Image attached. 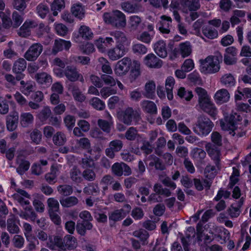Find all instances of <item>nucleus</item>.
Here are the masks:
<instances>
[{
  "instance_id": "6",
  "label": "nucleus",
  "mask_w": 251,
  "mask_h": 251,
  "mask_svg": "<svg viewBox=\"0 0 251 251\" xmlns=\"http://www.w3.org/2000/svg\"><path fill=\"white\" fill-rule=\"evenodd\" d=\"M117 115L119 119L127 125H130L132 121L137 122L140 118L138 112L129 107L125 110L118 112Z\"/></svg>"
},
{
  "instance_id": "32",
  "label": "nucleus",
  "mask_w": 251,
  "mask_h": 251,
  "mask_svg": "<svg viewBox=\"0 0 251 251\" xmlns=\"http://www.w3.org/2000/svg\"><path fill=\"white\" fill-rule=\"evenodd\" d=\"M220 125L223 130L229 131V134L234 136L236 134L235 130L236 129V125L233 121H228L225 119L220 121Z\"/></svg>"
},
{
  "instance_id": "52",
  "label": "nucleus",
  "mask_w": 251,
  "mask_h": 251,
  "mask_svg": "<svg viewBox=\"0 0 251 251\" xmlns=\"http://www.w3.org/2000/svg\"><path fill=\"white\" fill-rule=\"evenodd\" d=\"M51 112L49 107H45L37 114V118L42 122H45L51 115Z\"/></svg>"
},
{
  "instance_id": "16",
  "label": "nucleus",
  "mask_w": 251,
  "mask_h": 251,
  "mask_svg": "<svg viewBox=\"0 0 251 251\" xmlns=\"http://www.w3.org/2000/svg\"><path fill=\"white\" fill-rule=\"evenodd\" d=\"M124 207L126 208V210L122 208L111 212L109 214V220L116 222L120 221L124 218L131 208L130 206L128 204H126Z\"/></svg>"
},
{
  "instance_id": "54",
  "label": "nucleus",
  "mask_w": 251,
  "mask_h": 251,
  "mask_svg": "<svg viewBox=\"0 0 251 251\" xmlns=\"http://www.w3.org/2000/svg\"><path fill=\"white\" fill-rule=\"evenodd\" d=\"M54 28L56 33L61 36H65L68 32V27L61 23H55L54 24Z\"/></svg>"
},
{
  "instance_id": "30",
  "label": "nucleus",
  "mask_w": 251,
  "mask_h": 251,
  "mask_svg": "<svg viewBox=\"0 0 251 251\" xmlns=\"http://www.w3.org/2000/svg\"><path fill=\"white\" fill-rule=\"evenodd\" d=\"M175 84V80L172 76L168 77L165 81V89L168 99L170 100L174 98L173 89Z\"/></svg>"
},
{
  "instance_id": "26",
  "label": "nucleus",
  "mask_w": 251,
  "mask_h": 251,
  "mask_svg": "<svg viewBox=\"0 0 251 251\" xmlns=\"http://www.w3.org/2000/svg\"><path fill=\"white\" fill-rule=\"evenodd\" d=\"M140 105L145 112L150 114H156L157 112V106L153 101L143 100L141 102Z\"/></svg>"
},
{
  "instance_id": "13",
  "label": "nucleus",
  "mask_w": 251,
  "mask_h": 251,
  "mask_svg": "<svg viewBox=\"0 0 251 251\" xmlns=\"http://www.w3.org/2000/svg\"><path fill=\"white\" fill-rule=\"evenodd\" d=\"M16 193L13 195V199L19 202L21 205H28L30 202L29 200L30 199V196L25 190L18 188L15 189Z\"/></svg>"
},
{
  "instance_id": "50",
  "label": "nucleus",
  "mask_w": 251,
  "mask_h": 251,
  "mask_svg": "<svg viewBox=\"0 0 251 251\" xmlns=\"http://www.w3.org/2000/svg\"><path fill=\"white\" fill-rule=\"evenodd\" d=\"M36 11L39 16L44 19L49 13V8L45 3H41L36 7Z\"/></svg>"
},
{
  "instance_id": "40",
  "label": "nucleus",
  "mask_w": 251,
  "mask_h": 251,
  "mask_svg": "<svg viewBox=\"0 0 251 251\" xmlns=\"http://www.w3.org/2000/svg\"><path fill=\"white\" fill-rule=\"evenodd\" d=\"M98 62L99 65L101 66L103 73L108 75H111L113 73L110 63L106 58L102 57H100L98 59Z\"/></svg>"
},
{
  "instance_id": "34",
  "label": "nucleus",
  "mask_w": 251,
  "mask_h": 251,
  "mask_svg": "<svg viewBox=\"0 0 251 251\" xmlns=\"http://www.w3.org/2000/svg\"><path fill=\"white\" fill-rule=\"evenodd\" d=\"M71 11L74 16L79 19H82L84 17L85 10L80 3L74 4L71 8Z\"/></svg>"
},
{
  "instance_id": "44",
  "label": "nucleus",
  "mask_w": 251,
  "mask_h": 251,
  "mask_svg": "<svg viewBox=\"0 0 251 251\" xmlns=\"http://www.w3.org/2000/svg\"><path fill=\"white\" fill-rule=\"evenodd\" d=\"M21 87V91L25 95L28 96L32 91L34 86V83L32 81L25 82L24 80L20 81Z\"/></svg>"
},
{
  "instance_id": "62",
  "label": "nucleus",
  "mask_w": 251,
  "mask_h": 251,
  "mask_svg": "<svg viewBox=\"0 0 251 251\" xmlns=\"http://www.w3.org/2000/svg\"><path fill=\"white\" fill-rule=\"evenodd\" d=\"M153 36L148 32L144 31L137 35L136 38L145 43L149 44L151 42Z\"/></svg>"
},
{
  "instance_id": "31",
  "label": "nucleus",
  "mask_w": 251,
  "mask_h": 251,
  "mask_svg": "<svg viewBox=\"0 0 251 251\" xmlns=\"http://www.w3.org/2000/svg\"><path fill=\"white\" fill-rule=\"evenodd\" d=\"M47 246L51 250H54L56 247L63 248V240L58 236H49Z\"/></svg>"
},
{
  "instance_id": "14",
  "label": "nucleus",
  "mask_w": 251,
  "mask_h": 251,
  "mask_svg": "<svg viewBox=\"0 0 251 251\" xmlns=\"http://www.w3.org/2000/svg\"><path fill=\"white\" fill-rule=\"evenodd\" d=\"M126 52V48L115 46L107 51V55L110 60L116 61L123 57Z\"/></svg>"
},
{
  "instance_id": "3",
  "label": "nucleus",
  "mask_w": 251,
  "mask_h": 251,
  "mask_svg": "<svg viewBox=\"0 0 251 251\" xmlns=\"http://www.w3.org/2000/svg\"><path fill=\"white\" fill-rule=\"evenodd\" d=\"M103 19L105 23L117 27H124L126 24L125 14L119 10L113 11L111 13H104Z\"/></svg>"
},
{
  "instance_id": "56",
  "label": "nucleus",
  "mask_w": 251,
  "mask_h": 251,
  "mask_svg": "<svg viewBox=\"0 0 251 251\" xmlns=\"http://www.w3.org/2000/svg\"><path fill=\"white\" fill-rule=\"evenodd\" d=\"M57 191L62 195L69 196L73 193V188L69 185H60L57 187Z\"/></svg>"
},
{
  "instance_id": "27",
  "label": "nucleus",
  "mask_w": 251,
  "mask_h": 251,
  "mask_svg": "<svg viewBox=\"0 0 251 251\" xmlns=\"http://www.w3.org/2000/svg\"><path fill=\"white\" fill-rule=\"evenodd\" d=\"M16 163L18 164L16 171L20 175H23L25 172L27 171L30 167V163L28 161L22 158L21 156H18L16 159Z\"/></svg>"
},
{
  "instance_id": "10",
  "label": "nucleus",
  "mask_w": 251,
  "mask_h": 251,
  "mask_svg": "<svg viewBox=\"0 0 251 251\" xmlns=\"http://www.w3.org/2000/svg\"><path fill=\"white\" fill-rule=\"evenodd\" d=\"M42 50L43 46L41 44L34 43L25 52L24 57L28 61H34L40 55Z\"/></svg>"
},
{
  "instance_id": "43",
  "label": "nucleus",
  "mask_w": 251,
  "mask_h": 251,
  "mask_svg": "<svg viewBox=\"0 0 251 251\" xmlns=\"http://www.w3.org/2000/svg\"><path fill=\"white\" fill-rule=\"evenodd\" d=\"M78 202V199L74 196L62 198L60 200V202L63 207H70L75 205Z\"/></svg>"
},
{
  "instance_id": "5",
  "label": "nucleus",
  "mask_w": 251,
  "mask_h": 251,
  "mask_svg": "<svg viewBox=\"0 0 251 251\" xmlns=\"http://www.w3.org/2000/svg\"><path fill=\"white\" fill-rule=\"evenodd\" d=\"M213 127V124L208 118L204 117L199 118L194 131L200 136H206Z\"/></svg>"
},
{
  "instance_id": "51",
  "label": "nucleus",
  "mask_w": 251,
  "mask_h": 251,
  "mask_svg": "<svg viewBox=\"0 0 251 251\" xmlns=\"http://www.w3.org/2000/svg\"><path fill=\"white\" fill-rule=\"evenodd\" d=\"M92 107L98 110H102L105 108L104 102L97 97L92 98L89 102Z\"/></svg>"
},
{
  "instance_id": "61",
  "label": "nucleus",
  "mask_w": 251,
  "mask_h": 251,
  "mask_svg": "<svg viewBox=\"0 0 251 251\" xmlns=\"http://www.w3.org/2000/svg\"><path fill=\"white\" fill-rule=\"evenodd\" d=\"M116 93V90L110 87H104L100 91L101 97L104 99H106L110 95L115 94Z\"/></svg>"
},
{
  "instance_id": "33",
  "label": "nucleus",
  "mask_w": 251,
  "mask_h": 251,
  "mask_svg": "<svg viewBox=\"0 0 251 251\" xmlns=\"http://www.w3.org/2000/svg\"><path fill=\"white\" fill-rule=\"evenodd\" d=\"M20 124L22 126L26 127L32 124L34 120L33 115L29 112H23L21 114Z\"/></svg>"
},
{
  "instance_id": "36",
  "label": "nucleus",
  "mask_w": 251,
  "mask_h": 251,
  "mask_svg": "<svg viewBox=\"0 0 251 251\" xmlns=\"http://www.w3.org/2000/svg\"><path fill=\"white\" fill-rule=\"evenodd\" d=\"M220 82L226 87L234 86L236 83L235 78L231 74H226L223 75L220 79Z\"/></svg>"
},
{
  "instance_id": "7",
  "label": "nucleus",
  "mask_w": 251,
  "mask_h": 251,
  "mask_svg": "<svg viewBox=\"0 0 251 251\" xmlns=\"http://www.w3.org/2000/svg\"><path fill=\"white\" fill-rule=\"evenodd\" d=\"M192 48L191 43L189 41H185L179 44L177 47L173 50V56H171V59L180 55L182 58L189 56L192 53Z\"/></svg>"
},
{
  "instance_id": "8",
  "label": "nucleus",
  "mask_w": 251,
  "mask_h": 251,
  "mask_svg": "<svg viewBox=\"0 0 251 251\" xmlns=\"http://www.w3.org/2000/svg\"><path fill=\"white\" fill-rule=\"evenodd\" d=\"M132 65L131 59L128 57H125L118 61L114 68L115 74L118 76L126 75L130 69Z\"/></svg>"
},
{
  "instance_id": "21",
  "label": "nucleus",
  "mask_w": 251,
  "mask_h": 251,
  "mask_svg": "<svg viewBox=\"0 0 251 251\" xmlns=\"http://www.w3.org/2000/svg\"><path fill=\"white\" fill-rule=\"evenodd\" d=\"M229 98V93L226 89L224 88L218 90L214 96V100L218 104L227 102Z\"/></svg>"
},
{
  "instance_id": "57",
  "label": "nucleus",
  "mask_w": 251,
  "mask_h": 251,
  "mask_svg": "<svg viewBox=\"0 0 251 251\" xmlns=\"http://www.w3.org/2000/svg\"><path fill=\"white\" fill-rule=\"evenodd\" d=\"M72 93L73 98L75 100L80 102L85 100L86 99L85 96L77 87H73Z\"/></svg>"
},
{
  "instance_id": "46",
  "label": "nucleus",
  "mask_w": 251,
  "mask_h": 251,
  "mask_svg": "<svg viewBox=\"0 0 251 251\" xmlns=\"http://www.w3.org/2000/svg\"><path fill=\"white\" fill-rule=\"evenodd\" d=\"M26 67V62L24 58H20L14 63L13 71L16 73L24 71Z\"/></svg>"
},
{
  "instance_id": "15",
  "label": "nucleus",
  "mask_w": 251,
  "mask_h": 251,
  "mask_svg": "<svg viewBox=\"0 0 251 251\" xmlns=\"http://www.w3.org/2000/svg\"><path fill=\"white\" fill-rule=\"evenodd\" d=\"M205 148L208 155L214 161L216 166L219 168L221 155L220 150L210 143L207 144Z\"/></svg>"
},
{
  "instance_id": "17",
  "label": "nucleus",
  "mask_w": 251,
  "mask_h": 251,
  "mask_svg": "<svg viewBox=\"0 0 251 251\" xmlns=\"http://www.w3.org/2000/svg\"><path fill=\"white\" fill-rule=\"evenodd\" d=\"M71 45L72 44L70 41H66L61 39H56L54 41L52 52L53 54H56L57 52L63 50H69Z\"/></svg>"
},
{
  "instance_id": "53",
  "label": "nucleus",
  "mask_w": 251,
  "mask_h": 251,
  "mask_svg": "<svg viewBox=\"0 0 251 251\" xmlns=\"http://www.w3.org/2000/svg\"><path fill=\"white\" fill-rule=\"evenodd\" d=\"M65 135L61 132H57L53 136V142L55 145L61 146L66 142Z\"/></svg>"
},
{
  "instance_id": "29",
  "label": "nucleus",
  "mask_w": 251,
  "mask_h": 251,
  "mask_svg": "<svg viewBox=\"0 0 251 251\" xmlns=\"http://www.w3.org/2000/svg\"><path fill=\"white\" fill-rule=\"evenodd\" d=\"M154 50L160 57L165 58L167 55L166 44L162 40L158 41L154 45Z\"/></svg>"
},
{
  "instance_id": "55",
  "label": "nucleus",
  "mask_w": 251,
  "mask_h": 251,
  "mask_svg": "<svg viewBox=\"0 0 251 251\" xmlns=\"http://www.w3.org/2000/svg\"><path fill=\"white\" fill-rule=\"evenodd\" d=\"M177 95L187 101H189L193 97L192 91H186L184 87H180L177 91Z\"/></svg>"
},
{
  "instance_id": "41",
  "label": "nucleus",
  "mask_w": 251,
  "mask_h": 251,
  "mask_svg": "<svg viewBox=\"0 0 251 251\" xmlns=\"http://www.w3.org/2000/svg\"><path fill=\"white\" fill-rule=\"evenodd\" d=\"M35 78L37 81L42 84H50L52 82L51 75L45 72L37 74Z\"/></svg>"
},
{
  "instance_id": "1",
  "label": "nucleus",
  "mask_w": 251,
  "mask_h": 251,
  "mask_svg": "<svg viewBox=\"0 0 251 251\" xmlns=\"http://www.w3.org/2000/svg\"><path fill=\"white\" fill-rule=\"evenodd\" d=\"M198 95V104L196 107L198 110L202 111L215 119L218 114V109L204 89L198 87L195 90Z\"/></svg>"
},
{
  "instance_id": "23",
  "label": "nucleus",
  "mask_w": 251,
  "mask_h": 251,
  "mask_svg": "<svg viewBox=\"0 0 251 251\" xmlns=\"http://www.w3.org/2000/svg\"><path fill=\"white\" fill-rule=\"evenodd\" d=\"M19 120L18 112L14 111L7 116L6 126L8 130L13 131L17 126Z\"/></svg>"
},
{
  "instance_id": "38",
  "label": "nucleus",
  "mask_w": 251,
  "mask_h": 251,
  "mask_svg": "<svg viewBox=\"0 0 251 251\" xmlns=\"http://www.w3.org/2000/svg\"><path fill=\"white\" fill-rule=\"evenodd\" d=\"M202 32L206 37L210 39L216 38L218 35V33L216 29L207 25L202 27Z\"/></svg>"
},
{
  "instance_id": "11",
  "label": "nucleus",
  "mask_w": 251,
  "mask_h": 251,
  "mask_svg": "<svg viewBox=\"0 0 251 251\" xmlns=\"http://www.w3.org/2000/svg\"><path fill=\"white\" fill-rule=\"evenodd\" d=\"M109 34L116 41V46L125 48L129 46L130 41L127 39L124 32L119 30H115L111 31Z\"/></svg>"
},
{
  "instance_id": "35",
  "label": "nucleus",
  "mask_w": 251,
  "mask_h": 251,
  "mask_svg": "<svg viewBox=\"0 0 251 251\" xmlns=\"http://www.w3.org/2000/svg\"><path fill=\"white\" fill-rule=\"evenodd\" d=\"M19 215L21 218L26 220L34 221L36 219V214L30 205L27 206L25 208V211L22 212Z\"/></svg>"
},
{
  "instance_id": "49",
  "label": "nucleus",
  "mask_w": 251,
  "mask_h": 251,
  "mask_svg": "<svg viewBox=\"0 0 251 251\" xmlns=\"http://www.w3.org/2000/svg\"><path fill=\"white\" fill-rule=\"evenodd\" d=\"M132 65L130 67L131 75L134 77V78L138 77L141 74L140 72V63L136 60H131Z\"/></svg>"
},
{
  "instance_id": "19",
  "label": "nucleus",
  "mask_w": 251,
  "mask_h": 251,
  "mask_svg": "<svg viewBox=\"0 0 251 251\" xmlns=\"http://www.w3.org/2000/svg\"><path fill=\"white\" fill-rule=\"evenodd\" d=\"M144 63L149 68H158L161 67L162 61L154 54L150 53L145 57Z\"/></svg>"
},
{
  "instance_id": "63",
  "label": "nucleus",
  "mask_w": 251,
  "mask_h": 251,
  "mask_svg": "<svg viewBox=\"0 0 251 251\" xmlns=\"http://www.w3.org/2000/svg\"><path fill=\"white\" fill-rule=\"evenodd\" d=\"M64 122L69 130H71L75 126V118L74 116L67 115L64 118Z\"/></svg>"
},
{
  "instance_id": "59",
  "label": "nucleus",
  "mask_w": 251,
  "mask_h": 251,
  "mask_svg": "<svg viewBox=\"0 0 251 251\" xmlns=\"http://www.w3.org/2000/svg\"><path fill=\"white\" fill-rule=\"evenodd\" d=\"M133 52L136 54H144L147 52L146 47L140 43L133 44L132 47Z\"/></svg>"
},
{
  "instance_id": "45",
  "label": "nucleus",
  "mask_w": 251,
  "mask_h": 251,
  "mask_svg": "<svg viewBox=\"0 0 251 251\" xmlns=\"http://www.w3.org/2000/svg\"><path fill=\"white\" fill-rule=\"evenodd\" d=\"M65 7L64 0H54L51 5V9L52 11V14L54 16L58 15V11Z\"/></svg>"
},
{
  "instance_id": "22",
  "label": "nucleus",
  "mask_w": 251,
  "mask_h": 251,
  "mask_svg": "<svg viewBox=\"0 0 251 251\" xmlns=\"http://www.w3.org/2000/svg\"><path fill=\"white\" fill-rule=\"evenodd\" d=\"M181 5L186 12L197 11L201 6L200 0H182Z\"/></svg>"
},
{
  "instance_id": "9",
  "label": "nucleus",
  "mask_w": 251,
  "mask_h": 251,
  "mask_svg": "<svg viewBox=\"0 0 251 251\" xmlns=\"http://www.w3.org/2000/svg\"><path fill=\"white\" fill-rule=\"evenodd\" d=\"M246 196H243L238 200L232 203L227 209V212L231 218L238 217L241 213V208L245 201Z\"/></svg>"
},
{
  "instance_id": "60",
  "label": "nucleus",
  "mask_w": 251,
  "mask_h": 251,
  "mask_svg": "<svg viewBox=\"0 0 251 251\" xmlns=\"http://www.w3.org/2000/svg\"><path fill=\"white\" fill-rule=\"evenodd\" d=\"M151 158L152 160L149 163L150 166H154L156 169L159 170H163L165 169L164 165L158 157L155 156H151Z\"/></svg>"
},
{
  "instance_id": "64",
  "label": "nucleus",
  "mask_w": 251,
  "mask_h": 251,
  "mask_svg": "<svg viewBox=\"0 0 251 251\" xmlns=\"http://www.w3.org/2000/svg\"><path fill=\"white\" fill-rule=\"evenodd\" d=\"M204 174L208 179L214 178L216 174V167L210 165H207L205 168Z\"/></svg>"
},
{
  "instance_id": "20",
  "label": "nucleus",
  "mask_w": 251,
  "mask_h": 251,
  "mask_svg": "<svg viewBox=\"0 0 251 251\" xmlns=\"http://www.w3.org/2000/svg\"><path fill=\"white\" fill-rule=\"evenodd\" d=\"M37 24L33 21L26 20L18 31L19 36L26 37L30 35L31 29L37 26Z\"/></svg>"
},
{
  "instance_id": "4",
  "label": "nucleus",
  "mask_w": 251,
  "mask_h": 251,
  "mask_svg": "<svg viewBox=\"0 0 251 251\" xmlns=\"http://www.w3.org/2000/svg\"><path fill=\"white\" fill-rule=\"evenodd\" d=\"M220 61L217 56H209L201 62V71L204 74H214L220 70Z\"/></svg>"
},
{
  "instance_id": "42",
  "label": "nucleus",
  "mask_w": 251,
  "mask_h": 251,
  "mask_svg": "<svg viewBox=\"0 0 251 251\" xmlns=\"http://www.w3.org/2000/svg\"><path fill=\"white\" fill-rule=\"evenodd\" d=\"M108 107L110 109H113L116 107H122L124 104V101L121 100L118 96H113L110 98L108 101Z\"/></svg>"
},
{
  "instance_id": "24",
  "label": "nucleus",
  "mask_w": 251,
  "mask_h": 251,
  "mask_svg": "<svg viewBox=\"0 0 251 251\" xmlns=\"http://www.w3.org/2000/svg\"><path fill=\"white\" fill-rule=\"evenodd\" d=\"M156 85L153 80L148 81L144 86L143 95L145 97L150 99H153L155 96Z\"/></svg>"
},
{
  "instance_id": "39",
  "label": "nucleus",
  "mask_w": 251,
  "mask_h": 251,
  "mask_svg": "<svg viewBox=\"0 0 251 251\" xmlns=\"http://www.w3.org/2000/svg\"><path fill=\"white\" fill-rule=\"evenodd\" d=\"M133 235L140 239L143 245L148 243V239L149 237V233L145 230L139 229L133 232Z\"/></svg>"
},
{
  "instance_id": "58",
  "label": "nucleus",
  "mask_w": 251,
  "mask_h": 251,
  "mask_svg": "<svg viewBox=\"0 0 251 251\" xmlns=\"http://www.w3.org/2000/svg\"><path fill=\"white\" fill-rule=\"evenodd\" d=\"M205 156V152L201 149H195L192 152V158L198 161H200L202 160L203 158H204Z\"/></svg>"
},
{
  "instance_id": "2",
  "label": "nucleus",
  "mask_w": 251,
  "mask_h": 251,
  "mask_svg": "<svg viewBox=\"0 0 251 251\" xmlns=\"http://www.w3.org/2000/svg\"><path fill=\"white\" fill-rule=\"evenodd\" d=\"M54 75L58 77H62L65 76L70 81L75 82L79 80L84 82V79L82 74L79 73L76 68L74 66H68L64 70L54 68L53 69Z\"/></svg>"
},
{
  "instance_id": "47",
  "label": "nucleus",
  "mask_w": 251,
  "mask_h": 251,
  "mask_svg": "<svg viewBox=\"0 0 251 251\" xmlns=\"http://www.w3.org/2000/svg\"><path fill=\"white\" fill-rule=\"evenodd\" d=\"M70 176L71 179L76 183H80L82 180L81 172L76 167H74L71 170Z\"/></svg>"
},
{
  "instance_id": "25",
  "label": "nucleus",
  "mask_w": 251,
  "mask_h": 251,
  "mask_svg": "<svg viewBox=\"0 0 251 251\" xmlns=\"http://www.w3.org/2000/svg\"><path fill=\"white\" fill-rule=\"evenodd\" d=\"M125 137L130 141L137 139L138 142L144 141V137L142 135L138 134L137 130L134 127H129L125 133Z\"/></svg>"
},
{
  "instance_id": "37",
  "label": "nucleus",
  "mask_w": 251,
  "mask_h": 251,
  "mask_svg": "<svg viewBox=\"0 0 251 251\" xmlns=\"http://www.w3.org/2000/svg\"><path fill=\"white\" fill-rule=\"evenodd\" d=\"M77 245L76 239L72 235H68L64 237L63 239V248H67L69 250L75 249Z\"/></svg>"
},
{
  "instance_id": "18",
  "label": "nucleus",
  "mask_w": 251,
  "mask_h": 251,
  "mask_svg": "<svg viewBox=\"0 0 251 251\" xmlns=\"http://www.w3.org/2000/svg\"><path fill=\"white\" fill-rule=\"evenodd\" d=\"M160 21L158 24L159 31L164 34H168L170 32L172 20L170 17L162 15L160 17Z\"/></svg>"
},
{
  "instance_id": "12",
  "label": "nucleus",
  "mask_w": 251,
  "mask_h": 251,
  "mask_svg": "<svg viewBox=\"0 0 251 251\" xmlns=\"http://www.w3.org/2000/svg\"><path fill=\"white\" fill-rule=\"evenodd\" d=\"M93 37V33L91 29L87 26L81 25L78 30V34H74L73 38L74 41L77 43L80 42V38L85 40H91Z\"/></svg>"
},
{
  "instance_id": "28",
  "label": "nucleus",
  "mask_w": 251,
  "mask_h": 251,
  "mask_svg": "<svg viewBox=\"0 0 251 251\" xmlns=\"http://www.w3.org/2000/svg\"><path fill=\"white\" fill-rule=\"evenodd\" d=\"M18 221L15 216L11 215L7 221V230L12 234L18 233L19 227L17 225Z\"/></svg>"
},
{
  "instance_id": "48",
  "label": "nucleus",
  "mask_w": 251,
  "mask_h": 251,
  "mask_svg": "<svg viewBox=\"0 0 251 251\" xmlns=\"http://www.w3.org/2000/svg\"><path fill=\"white\" fill-rule=\"evenodd\" d=\"M49 213L59 212V204L58 201L54 198H49L47 200Z\"/></svg>"
}]
</instances>
